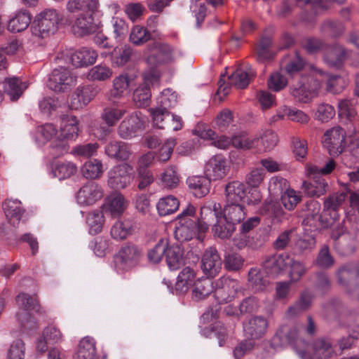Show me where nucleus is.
I'll return each instance as SVG.
<instances>
[{"instance_id": "nucleus-1", "label": "nucleus", "mask_w": 359, "mask_h": 359, "mask_svg": "<svg viewBox=\"0 0 359 359\" xmlns=\"http://www.w3.org/2000/svg\"><path fill=\"white\" fill-rule=\"evenodd\" d=\"M79 132V121L76 116L63 118L57 136L50 142L54 155L60 156L67 154L69 149V142L76 140Z\"/></svg>"}, {"instance_id": "nucleus-2", "label": "nucleus", "mask_w": 359, "mask_h": 359, "mask_svg": "<svg viewBox=\"0 0 359 359\" xmlns=\"http://www.w3.org/2000/svg\"><path fill=\"white\" fill-rule=\"evenodd\" d=\"M62 17L53 8L42 11L32 22L30 31L32 36L39 41L54 34L58 29Z\"/></svg>"}, {"instance_id": "nucleus-3", "label": "nucleus", "mask_w": 359, "mask_h": 359, "mask_svg": "<svg viewBox=\"0 0 359 359\" xmlns=\"http://www.w3.org/2000/svg\"><path fill=\"white\" fill-rule=\"evenodd\" d=\"M146 61L149 67L147 71H158L156 68L173 60V49L168 44L154 42L144 51Z\"/></svg>"}, {"instance_id": "nucleus-4", "label": "nucleus", "mask_w": 359, "mask_h": 359, "mask_svg": "<svg viewBox=\"0 0 359 359\" xmlns=\"http://www.w3.org/2000/svg\"><path fill=\"white\" fill-rule=\"evenodd\" d=\"M345 137L346 133L341 127H334L324 133L322 142L328 154L332 157H336L345 149Z\"/></svg>"}, {"instance_id": "nucleus-5", "label": "nucleus", "mask_w": 359, "mask_h": 359, "mask_svg": "<svg viewBox=\"0 0 359 359\" xmlns=\"http://www.w3.org/2000/svg\"><path fill=\"white\" fill-rule=\"evenodd\" d=\"M208 229L206 222H197V220H184L179 222L174 232L175 238L180 242L191 240L198 234L201 239V233L205 232Z\"/></svg>"}, {"instance_id": "nucleus-6", "label": "nucleus", "mask_w": 359, "mask_h": 359, "mask_svg": "<svg viewBox=\"0 0 359 359\" xmlns=\"http://www.w3.org/2000/svg\"><path fill=\"white\" fill-rule=\"evenodd\" d=\"M160 77L158 71H146L144 73V82L140 85L133 93V100L139 107L149 105L151 93L150 86L157 82Z\"/></svg>"}, {"instance_id": "nucleus-7", "label": "nucleus", "mask_w": 359, "mask_h": 359, "mask_svg": "<svg viewBox=\"0 0 359 359\" xmlns=\"http://www.w3.org/2000/svg\"><path fill=\"white\" fill-rule=\"evenodd\" d=\"M76 77L65 67L53 69L50 75L48 86L55 92H65L74 86Z\"/></svg>"}, {"instance_id": "nucleus-8", "label": "nucleus", "mask_w": 359, "mask_h": 359, "mask_svg": "<svg viewBox=\"0 0 359 359\" xmlns=\"http://www.w3.org/2000/svg\"><path fill=\"white\" fill-rule=\"evenodd\" d=\"M259 142V137L257 135L250 136L245 133H241L234 135L231 140L222 136L217 142H212V144L219 149H226L231 143L237 149L248 150L258 147Z\"/></svg>"}, {"instance_id": "nucleus-9", "label": "nucleus", "mask_w": 359, "mask_h": 359, "mask_svg": "<svg viewBox=\"0 0 359 359\" xmlns=\"http://www.w3.org/2000/svg\"><path fill=\"white\" fill-rule=\"evenodd\" d=\"M238 289L236 280L222 276L215 283L214 296L219 303H227L233 299Z\"/></svg>"}, {"instance_id": "nucleus-10", "label": "nucleus", "mask_w": 359, "mask_h": 359, "mask_svg": "<svg viewBox=\"0 0 359 359\" xmlns=\"http://www.w3.org/2000/svg\"><path fill=\"white\" fill-rule=\"evenodd\" d=\"M131 171L132 167L128 164L114 166L108 172V186L114 190L125 189L130 183Z\"/></svg>"}, {"instance_id": "nucleus-11", "label": "nucleus", "mask_w": 359, "mask_h": 359, "mask_svg": "<svg viewBox=\"0 0 359 359\" xmlns=\"http://www.w3.org/2000/svg\"><path fill=\"white\" fill-rule=\"evenodd\" d=\"M243 327L247 338L251 340L259 339L266 333L269 321L262 316H254L244 321Z\"/></svg>"}, {"instance_id": "nucleus-12", "label": "nucleus", "mask_w": 359, "mask_h": 359, "mask_svg": "<svg viewBox=\"0 0 359 359\" xmlns=\"http://www.w3.org/2000/svg\"><path fill=\"white\" fill-rule=\"evenodd\" d=\"M145 119L142 114L135 111L123 119L118 128V135L128 139L135 135L136 132L144 128Z\"/></svg>"}, {"instance_id": "nucleus-13", "label": "nucleus", "mask_w": 359, "mask_h": 359, "mask_svg": "<svg viewBox=\"0 0 359 359\" xmlns=\"http://www.w3.org/2000/svg\"><path fill=\"white\" fill-rule=\"evenodd\" d=\"M222 261L216 248L206 249L201 258V269L203 273L211 278L216 276L221 271Z\"/></svg>"}, {"instance_id": "nucleus-14", "label": "nucleus", "mask_w": 359, "mask_h": 359, "mask_svg": "<svg viewBox=\"0 0 359 359\" xmlns=\"http://www.w3.org/2000/svg\"><path fill=\"white\" fill-rule=\"evenodd\" d=\"M229 168L226 160L222 156L216 155L206 163L205 174L210 180H222L227 175Z\"/></svg>"}, {"instance_id": "nucleus-15", "label": "nucleus", "mask_w": 359, "mask_h": 359, "mask_svg": "<svg viewBox=\"0 0 359 359\" xmlns=\"http://www.w3.org/2000/svg\"><path fill=\"white\" fill-rule=\"evenodd\" d=\"M299 332L297 325H281L271 339V346L277 348L292 344L298 339Z\"/></svg>"}, {"instance_id": "nucleus-16", "label": "nucleus", "mask_w": 359, "mask_h": 359, "mask_svg": "<svg viewBox=\"0 0 359 359\" xmlns=\"http://www.w3.org/2000/svg\"><path fill=\"white\" fill-rule=\"evenodd\" d=\"M336 275L338 283L346 289L347 292L353 297L359 299V269L354 280L351 282L353 273L347 266H344L339 268L336 271Z\"/></svg>"}, {"instance_id": "nucleus-17", "label": "nucleus", "mask_w": 359, "mask_h": 359, "mask_svg": "<svg viewBox=\"0 0 359 359\" xmlns=\"http://www.w3.org/2000/svg\"><path fill=\"white\" fill-rule=\"evenodd\" d=\"M103 196L102 188L95 182L84 184L76 194L77 203L81 205H91Z\"/></svg>"}, {"instance_id": "nucleus-18", "label": "nucleus", "mask_w": 359, "mask_h": 359, "mask_svg": "<svg viewBox=\"0 0 359 359\" xmlns=\"http://www.w3.org/2000/svg\"><path fill=\"white\" fill-rule=\"evenodd\" d=\"M93 12L80 13L72 24V30L75 35L83 36L94 33L97 27L94 23Z\"/></svg>"}, {"instance_id": "nucleus-19", "label": "nucleus", "mask_w": 359, "mask_h": 359, "mask_svg": "<svg viewBox=\"0 0 359 359\" xmlns=\"http://www.w3.org/2000/svg\"><path fill=\"white\" fill-rule=\"evenodd\" d=\"M347 57L348 51L338 43L327 47L324 52V61L332 67L339 68Z\"/></svg>"}, {"instance_id": "nucleus-20", "label": "nucleus", "mask_w": 359, "mask_h": 359, "mask_svg": "<svg viewBox=\"0 0 359 359\" xmlns=\"http://www.w3.org/2000/svg\"><path fill=\"white\" fill-rule=\"evenodd\" d=\"M135 76L128 74H120L115 77L110 92L111 97L121 98L127 95L130 88L135 85Z\"/></svg>"}, {"instance_id": "nucleus-21", "label": "nucleus", "mask_w": 359, "mask_h": 359, "mask_svg": "<svg viewBox=\"0 0 359 359\" xmlns=\"http://www.w3.org/2000/svg\"><path fill=\"white\" fill-rule=\"evenodd\" d=\"M313 178L312 182L304 181L302 184V189L304 192L310 197H320L324 195L328 189L327 181L319 175H308Z\"/></svg>"}, {"instance_id": "nucleus-22", "label": "nucleus", "mask_w": 359, "mask_h": 359, "mask_svg": "<svg viewBox=\"0 0 359 359\" xmlns=\"http://www.w3.org/2000/svg\"><path fill=\"white\" fill-rule=\"evenodd\" d=\"M141 255V251L134 244L128 243L121 248L117 258L124 269L130 268L137 264Z\"/></svg>"}, {"instance_id": "nucleus-23", "label": "nucleus", "mask_w": 359, "mask_h": 359, "mask_svg": "<svg viewBox=\"0 0 359 359\" xmlns=\"http://www.w3.org/2000/svg\"><path fill=\"white\" fill-rule=\"evenodd\" d=\"M97 91L90 86L79 87L72 95V100L69 107L72 109H77L82 105L88 104L96 95Z\"/></svg>"}, {"instance_id": "nucleus-24", "label": "nucleus", "mask_w": 359, "mask_h": 359, "mask_svg": "<svg viewBox=\"0 0 359 359\" xmlns=\"http://www.w3.org/2000/svg\"><path fill=\"white\" fill-rule=\"evenodd\" d=\"M97 57V52L88 48H82L69 55L71 63L75 67L92 65L95 62Z\"/></svg>"}, {"instance_id": "nucleus-25", "label": "nucleus", "mask_w": 359, "mask_h": 359, "mask_svg": "<svg viewBox=\"0 0 359 359\" xmlns=\"http://www.w3.org/2000/svg\"><path fill=\"white\" fill-rule=\"evenodd\" d=\"M306 208L308 212L302 220V225L309 227L310 231L318 230L320 227V203L316 201H309L306 203Z\"/></svg>"}, {"instance_id": "nucleus-26", "label": "nucleus", "mask_w": 359, "mask_h": 359, "mask_svg": "<svg viewBox=\"0 0 359 359\" xmlns=\"http://www.w3.org/2000/svg\"><path fill=\"white\" fill-rule=\"evenodd\" d=\"M255 76V72L252 67L247 65L238 69L229 76V83L237 88H246L251 80Z\"/></svg>"}, {"instance_id": "nucleus-27", "label": "nucleus", "mask_w": 359, "mask_h": 359, "mask_svg": "<svg viewBox=\"0 0 359 359\" xmlns=\"http://www.w3.org/2000/svg\"><path fill=\"white\" fill-rule=\"evenodd\" d=\"M285 259H289L287 256L275 255L268 257L263 262L262 269L267 276L276 277L286 266Z\"/></svg>"}, {"instance_id": "nucleus-28", "label": "nucleus", "mask_w": 359, "mask_h": 359, "mask_svg": "<svg viewBox=\"0 0 359 359\" xmlns=\"http://www.w3.org/2000/svg\"><path fill=\"white\" fill-rule=\"evenodd\" d=\"M245 216V207L241 203H226L223 208V219L235 226L243 222Z\"/></svg>"}, {"instance_id": "nucleus-29", "label": "nucleus", "mask_w": 359, "mask_h": 359, "mask_svg": "<svg viewBox=\"0 0 359 359\" xmlns=\"http://www.w3.org/2000/svg\"><path fill=\"white\" fill-rule=\"evenodd\" d=\"M187 184L191 193L197 198H203L210 192V180L206 176L189 177Z\"/></svg>"}, {"instance_id": "nucleus-30", "label": "nucleus", "mask_w": 359, "mask_h": 359, "mask_svg": "<svg viewBox=\"0 0 359 359\" xmlns=\"http://www.w3.org/2000/svg\"><path fill=\"white\" fill-rule=\"evenodd\" d=\"M105 153L110 158L118 161H126L130 155V150L127 143L111 140L105 147Z\"/></svg>"}, {"instance_id": "nucleus-31", "label": "nucleus", "mask_w": 359, "mask_h": 359, "mask_svg": "<svg viewBox=\"0 0 359 359\" xmlns=\"http://www.w3.org/2000/svg\"><path fill=\"white\" fill-rule=\"evenodd\" d=\"M245 194L246 188L241 182H230L225 186L226 203H241Z\"/></svg>"}, {"instance_id": "nucleus-32", "label": "nucleus", "mask_w": 359, "mask_h": 359, "mask_svg": "<svg viewBox=\"0 0 359 359\" xmlns=\"http://www.w3.org/2000/svg\"><path fill=\"white\" fill-rule=\"evenodd\" d=\"M264 241L257 234L243 233L238 234L233 238V244L238 250L249 248L257 250L264 245Z\"/></svg>"}, {"instance_id": "nucleus-33", "label": "nucleus", "mask_w": 359, "mask_h": 359, "mask_svg": "<svg viewBox=\"0 0 359 359\" xmlns=\"http://www.w3.org/2000/svg\"><path fill=\"white\" fill-rule=\"evenodd\" d=\"M97 7V0H69L67 4V10L72 14L95 12Z\"/></svg>"}, {"instance_id": "nucleus-34", "label": "nucleus", "mask_w": 359, "mask_h": 359, "mask_svg": "<svg viewBox=\"0 0 359 359\" xmlns=\"http://www.w3.org/2000/svg\"><path fill=\"white\" fill-rule=\"evenodd\" d=\"M184 251L178 245H167L165 254V260L168 267L171 270H176L183 263Z\"/></svg>"}, {"instance_id": "nucleus-35", "label": "nucleus", "mask_w": 359, "mask_h": 359, "mask_svg": "<svg viewBox=\"0 0 359 359\" xmlns=\"http://www.w3.org/2000/svg\"><path fill=\"white\" fill-rule=\"evenodd\" d=\"M27 88L26 83L17 77L5 79L4 92L10 96L12 101L18 100Z\"/></svg>"}, {"instance_id": "nucleus-36", "label": "nucleus", "mask_w": 359, "mask_h": 359, "mask_svg": "<svg viewBox=\"0 0 359 359\" xmlns=\"http://www.w3.org/2000/svg\"><path fill=\"white\" fill-rule=\"evenodd\" d=\"M74 359H97L95 342L93 338L86 337L80 341Z\"/></svg>"}, {"instance_id": "nucleus-37", "label": "nucleus", "mask_w": 359, "mask_h": 359, "mask_svg": "<svg viewBox=\"0 0 359 359\" xmlns=\"http://www.w3.org/2000/svg\"><path fill=\"white\" fill-rule=\"evenodd\" d=\"M213 289V283L210 279H198L194 283L192 298L196 301L203 300L212 292Z\"/></svg>"}, {"instance_id": "nucleus-38", "label": "nucleus", "mask_w": 359, "mask_h": 359, "mask_svg": "<svg viewBox=\"0 0 359 359\" xmlns=\"http://www.w3.org/2000/svg\"><path fill=\"white\" fill-rule=\"evenodd\" d=\"M58 135V129L53 123H45L39 126L36 130V142L40 145H44L48 141L53 142Z\"/></svg>"}, {"instance_id": "nucleus-39", "label": "nucleus", "mask_w": 359, "mask_h": 359, "mask_svg": "<svg viewBox=\"0 0 359 359\" xmlns=\"http://www.w3.org/2000/svg\"><path fill=\"white\" fill-rule=\"evenodd\" d=\"M32 15L26 11L18 12L9 20L8 29L12 32H20L26 29L31 23Z\"/></svg>"}, {"instance_id": "nucleus-40", "label": "nucleus", "mask_w": 359, "mask_h": 359, "mask_svg": "<svg viewBox=\"0 0 359 359\" xmlns=\"http://www.w3.org/2000/svg\"><path fill=\"white\" fill-rule=\"evenodd\" d=\"M180 206V202L173 196H167L159 199L156 208L160 216H166L176 212Z\"/></svg>"}, {"instance_id": "nucleus-41", "label": "nucleus", "mask_w": 359, "mask_h": 359, "mask_svg": "<svg viewBox=\"0 0 359 359\" xmlns=\"http://www.w3.org/2000/svg\"><path fill=\"white\" fill-rule=\"evenodd\" d=\"M347 198L346 192H336L329 195L324 199L323 210L325 212H338Z\"/></svg>"}, {"instance_id": "nucleus-42", "label": "nucleus", "mask_w": 359, "mask_h": 359, "mask_svg": "<svg viewBox=\"0 0 359 359\" xmlns=\"http://www.w3.org/2000/svg\"><path fill=\"white\" fill-rule=\"evenodd\" d=\"M195 278L196 273L194 269L189 266L185 267L178 275L175 284L176 290L181 293L187 292Z\"/></svg>"}, {"instance_id": "nucleus-43", "label": "nucleus", "mask_w": 359, "mask_h": 359, "mask_svg": "<svg viewBox=\"0 0 359 359\" xmlns=\"http://www.w3.org/2000/svg\"><path fill=\"white\" fill-rule=\"evenodd\" d=\"M327 78V74L321 70L314 69L306 78H302V80L306 82V86L313 95H316L318 90L321 87L322 83L325 82V79Z\"/></svg>"}, {"instance_id": "nucleus-44", "label": "nucleus", "mask_w": 359, "mask_h": 359, "mask_svg": "<svg viewBox=\"0 0 359 359\" xmlns=\"http://www.w3.org/2000/svg\"><path fill=\"white\" fill-rule=\"evenodd\" d=\"M83 176L86 179L95 180L100 177L103 173V165L101 161L90 160L81 168Z\"/></svg>"}, {"instance_id": "nucleus-45", "label": "nucleus", "mask_w": 359, "mask_h": 359, "mask_svg": "<svg viewBox=\"0 0 359 359\" xmlns=\"http://www.w3.org/2000/svg\"><path fill=\"white\" fill-rule=\"evenodd\" d=\"M345 28L342 23L331 20H325L320 27V32L324 36L333 39L341 36Z\"/></svg>"}, {"instance_id": "nucleus-46", "label": "nucleus", "mask_w": 359, "mask_h": 359, "mask_svg": "<svg viewBox=\"0 0 359 359\" xmlns=\"http://www.w3.org/2000/svg\"><path fill=\"white\" fill-rule=\"evenodd\" d=\"M290 94L295 100L302 103L310 102L313 96V93L306 86V82L302 80L291 87Z\"/></svg>"}, {"instance_id": "nucleus-47", "label": "nucleus", "mask_w": 359, "mask_h": 359, "mask_svg": "<svg viewBox=\"0 0 359 359\" xmlns=\"http://www.w3.org/2000/svg\"><path fill=\"white\" fill-rule=\"evenodd\" d=\"M3 207L6 217L13 223L19 221L24 212L20 202L17 200H7L3 204Z\"/></svg>"}, {"instance_id": "nucleus-48", "label": "nucleus", "mask_w": 359, "mask_h": 359, "mask_svg": "<svg viewBox=\"0 0 359 359\" xmlns=\"http://www.w3.org/2000/svg\"><path fill=\"white\" fill-rule=\"evenodd\" d=\"M109 210L111 214L114 216H119L126 208L127 202L123 196L120 193H114L107 198Z\"/></svg>"}, {"instance_id": "nucleus-49", "label": "nucleus", "mask_w": 359, "mask_h": 359, "mask_svg": "<svg viewBox=\"0 0 359 359\" xmlns=\"http://www.w3.org/2000/svg\"><path fill=\"white\" fill-rule=\"evenodd\" d=\"M126 113V109L107 107L103 109L101 117L108 126L112 127L118 123Z\"/></svg>"}, {"instance_id": "nucleus-50", "label": "nucleus", "mask_w": 359, "mask_h": 359, "mask_svg": "<svg viewBox=\"0 0 359 359\" xmlns=\"http://www.w3.org/2000/svg\"><path fill=\"white\" fill-rule=\"evenodd\" d=\"M339 116L345 121H353L356 117V110L353 101L342 100L338 103Z\"/></svg>"}, {"instance_id": "nucleus-51", "label": "nucleus", "mask_w": 359, "mask_h": 359, "mask_svg": "<svg viewBox=\"0 0 359 359\" xmlns=\"http://www.w3.org/2000/svg\"><path fill=\"white\" fill-rule=\"evenodd\" d=\"M311 302L312 295L311 293L307 291L303 292L299 299L288 308L287 314L292 316L306 311L310 307Z\"/></svg>"}, {"instance_id": "nucleus-52", "label": "nucleus", "mask_w": 359, "mask_h": 359, "mask_svg": "<svg viewBox=\"0 0 359 359\" xmlns=\"http://www.w3.org/2000/svg\"><path fill=\"white\" fill-rule=\"evenodd\" d=\"M133 50L130 47L115 48L110 53L112 63L117 67H121L126 65L130 59Z\"/></svg>"}, {"instance_id": "nucleus-53", "label": "nucleus", "mask_w": 359, "mask_h": 359, "mask_svg": "<svg viewBox=\"0 0 359 359\" xmlns=\"http://www.w3.org/2000/svg\"><path fill=\"white\" fill-rule=\"evenodd\" d=\"M15 302L17 305L25 311H39V300L35 296L22 292L15 297Z\"/></svg>"}, {"instance_id": "nucleus-54", "label": "nucleus", "mask_w": 359, "mask_h": 359, "mask_svg": "<svg viewBox=\"0 0 359 359\" xmlns=\"http://www.w3.org/2000/svg\"><path fill=\"white\" fill-rule=\"evenodd\" d=\"M302 200V194L291 188L287 189V191L280 196V201L283 206L288 211L293 210Z\"/></svg>"}, {"instance_id": "nucleus-55", "label": "nucleus", "mask_w": 359, "mask_h": 359, "mask_svg": "<svg viewBox=\"0 0 359 359\" xmlns=\"http://www.w3.org/2000/svg\"><path fill=\"white\" fill-rule=\"evenodd\" d=\"M212 231L215 236L222 239L229 238L236 231V226L229 222L222 220V218L217 219L214 225Z\"/></svg>"}, {"instance_id": "nucleus-56", "label": "nucleus", "mask_w": 359, "mask_h": 359, "mask_svg": "<svg viewBox=\"0 0 359 359\" xmlns=\"http://www.w3.org/2000/svg\"><path fill=\"white\" fill-rule=\"evenodd\" d=\"M313 264L322 269H330L334 264V259L328 245H324L320 250Z\"/></svg>"}, {"instance_id": "nucleus-57", "label": "nucleus", "mask_w": 359, "mask_h": 359, "mask_svg": "<svg viewBox=\"0 0 359 359\" xmlns=\"http://www.w3.org/2000/svg\"><path fill=\"white\" fill-rule=\"evenodd\" d=\"M203 334L210 339L217 338L220 346L224 345L227 339L226 330L220 323L212 325L210 328H205Z\"/></svg>"}, {"instance_id": "nucleus-58", "label": "nucleus", "mask_w": 359, "mask_h": 359, "mask_svg": "<svg viewBox=\"0 0 359 359\" xmlns=\"http://www.w3.org/2000/svg\"><path fill=\"white\" fill-rule=\"evenodd\" d=\"M77 168L71 162H62L58 163L53 169V172L55 177L59 180L69 178L76 174Z\"/></svg>"}, {"instance_id": "nucleus-59", "label": "nucleus", "mask_w": 359, "mask_h": 359, "mask_svg": "<svg viewBox=\"0 0 359 359\" xmlns=\"http://www.w3.org/2000/svg\"><path fill=\"white\" fill-rule=\"evenodd\" d=\"M290 189L288 181L283 177H273L270 180L269 191L271 195L281 196Z\"/></svg>"}, {"instance_id": "nucleus-60", "label": "nucleus", "mask_w": 359, "mask_h": 359, "mask_svg": "<svg viewBox=\"0 0 359 359\" xmlns=\"http://www.w3.org/2000/svg\"><path fill=\"white\" fill-rule=\"evenodd\" d=\"M259 137V147H256L258 151H267L273 149L277 144L278 139L277 135L272 131L268 130Z\"/></svg>"}, {"instance_id": "nucleus-61", "label": "nucleus", "mask_w": 359, "mask_h": 359, "mask_svg": "<svg viewBox=\"0 0 359 359\" xmlns=\"http://www.w3.org/2000/svg\"><path fill=\"white\" fill-rule=\"evenodd\" d=\"M265 179V172L261 168L251 169L245 175V182L252 188H257Z\"/></svg>"}, {"instance_id": "nucleus-62", "label": "nucleus", "mask_w": 359, "mask_h": 359, "mask_svg": "<svg viewBox=\"0 0 359 359\" xmlns=\"http://www.w3.org/2000/svg\"><path fill=\"white\" fill-rule=\"evenodd\" d=\"M86 222L89 226L90 233L92 234H97L102 229L104 224V216L101 212L95 211L88 213Z\"/></svg>"}, {"instance_id": "nucleus-63", "label": "nucleus", "mask_w": 359, "mask_h": 359, "mask_svg": "<svg viewBox=\"0 0 359 359\" xmlns=\"http://www.w3.org/2000/svg\"><path fill=\"white\" fill-rule=\"evenodd\" d=\"M151 39V33L144 27L135 26L130 34V41L135 45H142Z\"/></svg>"}, {"instance_id": "nucleus-64", "label": "nucleus", "mask_w": 359, "mask_h": 359, "mask_svg": "<svg viewBox=\"0 0 359 359\" xmlns=\"http://www.w3.org/2000/svg\"><path fill=\"white\" fill-rule=\"evenodd\" d=\"M110 233L114 239L121 241L131 234L132 229L128 222L118 221L112 226Z\"/></svg>"}]
</instances>
